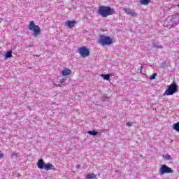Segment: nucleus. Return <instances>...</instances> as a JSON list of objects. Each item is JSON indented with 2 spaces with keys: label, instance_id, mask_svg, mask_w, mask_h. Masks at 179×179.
<instances>
[{
  "label": "nucleus",
  "instance_id": "obj_16",
  "mask_svg": "<svg viewBox=\"0 0 179 179\" xmlns=\"http://www.w3.org/2000/svg\"><path fill=\"white\" fill-rule=\"evenodd\" d=\"M88 134L90 135H92V136H96V135H97V131H96L95 130L93 131H89Z\"/></svg>",
  "mask_w": 179,
  "mask_h": 179
},
{
  "label": "nucleus",
  "instance_id": "obj_6",
  "mask_svg": "<svg viewBox=\"0 0 179 179\" xmlns=\"http://www.w3.org/2000/svg\"><path fill=\"white\" fill-rule=\"evenodd\" d=\"M78 54L82 57L83 58H86L87 57H89L90 55V50L86 46L80 47L78 49Z\"/></svg>",
  "mask_w": 179,
  "mask_h": 179
},
{
  "label": "nucleus",
  "instance_id": "obj_15",
  "mask_svg": "<svg viewBox=\"0 0 179 179\" xmlns=\"http://www.w3.org/2000/svg\"><path fill=\"white\" fill-rule=\"evenodd\" d=\"M12 57H13L12 55V51H8L6 53L5 57L7 58H12Z\"/></svg>",
  "mask_w": 179,
  "mask_h": 179
},
{
  "label": "nucleus",
  "instance_id": "obj_25",
  "mask_svg": "<svg viewBox=\"0 0 179 179\" xmlns=\"http://www.w3.org/2000/svg\"><path fill=\"white\" fill-rule=\"evenodd\" d=\"M0 23H1V21H0Z\"/></svg>",
  "mask_w": 179,
  "mask_h": 179
},
{
  "label": "nucleus",
  "instance_id": "obj_17",
  "mask_svg": "<svg viewBox=\"0 0 179 179\" xmlns=\"http://www.w3.org/2000/svg\"><path fill=\"white\" fill-rule=\"evenodd\" d=\"M163 46L160 45H155L153 46V49L154 50H159V49H162Z\"/></svg>",
  "mask_w": 179,
  "mask_h": 179
},
{
  "label": "nucleus",
  "instance_id": "obj_1",
  "mask_svg": "<svg viewBox=\"0 0 179 179\" xmlns=\"http://www.w3.org/2000/svg\"><path fill=\"white\" fill-rule=\"evenodd\" d=\"M97 13L102 17H108L115 13L114 8L110 6H100L98 8Z\"/></svg>",
  "mask_w": 179,
  "mask_h": 179
},
{
  "label": "nucleus",
  "instance_id": "obj_20",
  "mask_svg": "<svg viewBox=\"0 0 179 179\" xmlns=\"http://www.w3.org/2000/svg\"><path fill=\"white\" fill-rule=\"evenodd\" d=\"M64 82H65V79L61 78L60 79V83H64Z\"/></svg>",
  "mask_w": 179,
  "mask_h": 179
},
{
  "label": "nucleus",
  "instance_id": "obj_9",
  "mask_svg": "<svg viewBox=\"0 0 179 179\" xmlns=\"http://www.w3.org/2000/svg\"><path fill=\"white\" fill-rule=\"evenodd\" d=\"M65 23L68 26V27H69V29H72V27H75V24H76V21H75V20H72V21L68 20Z\"/></svg>",
  "mask_w": 179,
  "mask_h": 179
},
{
  "label": "nucleus",
  "instance_id": "obj_13",
  "mask_svg": "<svg viewBox=\"0 0 179 179\" xmlns=\"http://www.w3.org/2000/svg\"><path fill=\"white\" fill-rule=\"evenodd\" d=\"M139 3L141 5H149L150 3V0H139Z\"/></svg>",
  "mask_w": 179,
  "mask_h": 179
},
{
  "label": "nucleus",
  "instance_id": "obj_2",
  "mask_svg": "<svg viewBox=\"0 0 179 179\" xmlns=\"http://www.w3.org/2000/svg\"><path fill=\"white\" fill-rule=\"evenodd\" d=\"M36 166L38 169H40L41 170H43V169H44L45 171H50V170H55V166H54L51 163L45 164L43 159H40L38 160Z\"/></svg>",
  "mask_w": 179,
  "mask_h": 179
},
{
  "label": "nucleus",
  "instance_id": "obj_7",
  "mask_svg": "<svg viewBox=\"0 0 179 179\" xmlns=\"http://www.w3.org/2000/svg\"><path fill=\"white\" fill-rule=\"evenodd\" d=\"M159 173L163 176L164 174H169L170 173H173V169L167 166L166 165H162L159 169Z\"/></svg>",
  "mask_w": 179,
  "mask_h": 179
},
{
  "label": "nucleus",
  "instance_id": "obj_23",
  "mask_svg": "<svg viewBox=\"0 0 179 179\" xmlns=\"http://www.w3.org/2000/svg\"><path fill=\"white\" fill-rule=\"evenodd\" d=\"M12 156H17V153L14 152L13 153Z\"/></svg>",
  "mask_w": 179,
  "mask_h": 179
},
{
  "label": "nucleus",
  "instance_id": "obj_4",
  "mask_svg": "<svg viewBox=\"0 0 179 179\" xmlns=\"http://www.w3.org/2000/svg\"><path fill=\"white\" fill-rule=\"evenodd\" d=\"M98 43L101 45H111L113 44V39L110 36L101 35L98 39Z\"/></svg>",
  "mask_w": 179,
  "mask_h": 179
},
{
  "label": "nucleus",
  "instance_id": "obj_12",
  "mask_svg": "<svg viewBox=\"0 0 179 179\" xmlns=\"http://www.w3.org/2000/svg\"><path fill=\"white\" fill-rule=\"evenodd\" d=\"M101 78H103L104 80H110V76H111V74H102L100 75Z\"/></svg>",
  "mask_w": 179,
  "mask_h": 179
},
{
  "label": "nucleus",
  "instance_id": "obj_21",
  "mask_svg": "<svg viewBox=\"0 0 179 179\" xmlns=\"http://www.w3.org/2000/svg\"><path fill=\"white\" fill-rule=\"evenodd\" d=\"M3 157V153L0 152V159H2Z\"/></svg>",
  "mask_w": 179,
  "mask_h": 179
},
{
  "label": "nucleus",
  "instance_id": "obj_3",
  "mask_svg": "<svg viewBox=\"0 0 179 179\" xmlns=\"http://www.w3.org/2000/svg\"><path fill=\"white\" fill-rule=\"evenodd\" d=\"M178 92V86L176 82H173L171 85H168L165 92H164V96H173L174 93Z\"/></svg>",
  "mask_w": 179,
  "mask_h": 179
},
{
  "label": "nucleus",
  "instance_id": "obj_19",
  "mask_svg": "<svg viewBox=\"0 0 179 179\" xmlns=\"http://www.w3.org/2000/svg\"><path fill=\"white\" fill-rule=\"evenodd\" d=\"M127 127H132V123L131 122H129L126 124Z\"/></svg>",
  "mask_w": 179,
  "mask_h": 179
},
{
  "label": "nucleus",
  "instance_id": "obj_10",
  "mask_svg": "<svg viewBox=\"0 0 179 179\" xmlns=\"http://www.w3.org/2000/svg\"><path fill=\"white\" fill-rule=\"evenodd\" d=\"M87 179H97V175L94 174V173H88L86 175Z\"/></svg>",
  "mask_w": 179,
  "mask_h": 179
},
{
  "label": "nucleus",
  "instance_id": "obj_18",
  "mask_svg": "<svg viewBox=\"0 0 179 179\" xmlns=\"http://www.w3.org/2000/svg\"><path fill=\"white\" fill-rule=\"evenodd\" d=\"M156 76H157V73H155L150 77V80H153L154 79H156Z\"/></svg>",
  "mask_w": 179,
  "mask_h": 179
},
{
  "label": "nucleus",
  "instance_id": "obj_22",
  "mask_svg": "<svg viewBox=\"0 0 179 179\" xmlns=\"http://www.w3.org/2000/svg\"><path fill=\"white\" fill-rule=\"evenodd\" d=\"M166 159H167L168 160H170V159H171V156L167 155V156H166Z\"/></svg>",
  "mask_w": 179,
  "mask_h": 179
},
{
  "label": "nucleus",
  "instance_id": "obj_11",
  "mask_svg": "<svg viewBox=\"0 0 179 179\" xmlns=\"http://www.w3.org/2000/svg\"><path fill=\"white\" fill-rule=\"evenodd\" d=\"M71 70L68 69H66L62 71V74L63 75V76H67V75H71Z\"/></svg>",
  "mask_w": 179,
  "mask_h": 179
},
{
  "label": "nucleus",
  "instance_id": "obj_5",
  "mask_svg": "<svg viewBox=\"0 0 179 179\" xmlns=\"http://www.w3.org/2000/svg\"><path fill=\"white\" fill-rule=\"evenodd\" d=\"M29 30L31 31H34V36L38 37L41 33V29L38 25H35L34 21H31L29 24L28 25Z\"/></svg>",
  "mask_w": 179,
  "mask_h": 179
},
{
  "label": "nucleus",
  "instance_id": "obj_8",
  "mask_svg": "<svg viewBox=\"0 0 179 179\" xmlns=\"http://www.w3.org/2000/svg\"><path fill=\"white\" fill-rule=\"evenodd\" d=\"M124 12L127 15H130V16H132L133 17L138 16L136 13H135V10L131 8H124Z\"/></svg>",
  "mask_w": 179,
  "mask_h": 179
},
{
  "label": "nucleus",
  "instance_id": "obj_14",
  "mask_svg": "<svg viewBox=\"0 0 179 179\" xmlns=\"http://www.w3.org/2000/svg\"><path fill=\"white\" fill-rule=\"evenodd\" d=\"M173 129H175V131H176L177 132H179V122H178L177 123H175L173 125Z\"/></svg>",
  "mask_w": 179,
  "mask_h": 179
},
{
  "label": "nucleus",
  "instance_id": "obj_24",
  "mask_svg": "<svg viewBox=\"0 0 179 179\" xmlns=\"http://www.w3.org/2000/svg\"><path fill=\"white\" fill-rule=\"evenodd\" d=\"M80 167V165H77V166H76V169H79Z\"/></svg>",
  "mask_w": 179,
  "mask_h": 179
}]
</instances>
